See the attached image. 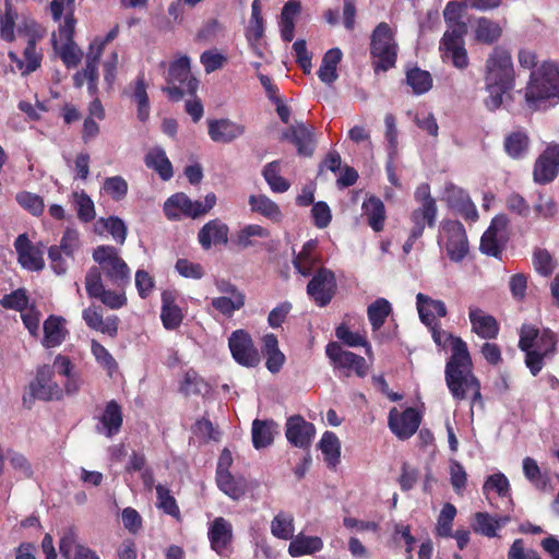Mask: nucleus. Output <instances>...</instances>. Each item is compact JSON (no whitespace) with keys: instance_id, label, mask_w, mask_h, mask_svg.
<instances>
[{"instance_id":"1","label":"nucleus","mask_w":559,"mask_h":559,"mask_svg":"<svg viewBox=\"0 0 559 559\" xmlns=\"http://www.w3.org/2000/svg\"><path fill=\"white\" fill-rule=\"evenodd\" d=\"M97 263L85 275V290L91 299L117 310L128 302L126 287L131 283V270L114 246H98L93 251Z\"/></svg>"},{"instance_id":"2","label":"nucleus","mask_w":559,"mask_h":559,"mask_svg":"<svg viewBox=\"0 0 559 559\" xmlns=\"http://www.w3.org/2000/svg\"><path fill=\"white\" fill-rule=\"evenodd\" d=\"M444 379L455 401L466 400L468 392H471V409L475 405L484 407L480 381L473 372L471 354L466 353L463 347H456L452 360L447 361Z\"/></svg>"},{"instance_id":"3","label":"nucleus","mask_w":559,"mask_h":559,"mask_svg":"<svg viewBox=\"0 0 559 559\" xmlns=\"http://www.w3.org/2000/svg\"><path fill=\"white\" fill-rule=\"evenodd\" d=\"M519 348L525 354L524 364L531 374L536 377L557 353L558 335L549 328L539 330L533 324H522L519 332Z\"/></svg>"},{"instance_id":"4","label":"nucleus","mask_w":559,"mask_h":559,"mask_svg":"<svg viewBox=\"0 0 559 559\" xmlns=\"http://www.w3.org/2000/svg\"><path fill=\"white\" fill-rule=\"evenodd\" d=\"M559 99V63L544 61L537 71H532L525 88V102L531 109H538L547 99Z\"/></svg>"},{"instance_id":"5","label":"nucleus","mask_w":559,"mask_h":559,"mask_svg":"<svg viewBox=\"0 0 559 559\" xmlns=\"http://www.w3.org/2000/svg\"><path fill=\"white\" fill-rule=\"evenodd\" d=\"M166 81L167 86L162 90L173 102L181 100L185 95L194 96L199 87V81L191 73L188 56H181L170 62Z\"/></svg>"},{"instance_id":"6","label":"nucleus","mask_w":559,"mask_h":559,"mask_svg":"<svg viewBox=\"0 0 559 559\" xmlns=\"http://www.w3.org/2000/svg\"><path fill=\"white\" fill-rule=\"evenodd\" d=\"M515 72L509 50L496 46L488 56L485 64L486 86H502L513 88Z\"/></svg>"},{"instance_id":"7","label":"nucleus","mask_w":559,"mask_h":559,"mask_svg":"<svg viewBox=\"0 0 559 559\" xmlns=\"http://www.w3.org/2000/svg\"><path fill=\"white\" fill-rule=\"evenodd\" d=\"M370 53L377 61L373 63L374 71H388L395 67L397 58V45L394 41L393 33L388 23H379L372 32Z\"/></svg>"},{"instance_id":"8","label":"nucleus","mask_w":559,"mask_h":559,"mask_svg":"<svg viewBox=\"0 0 559 559\" xmlns=\"http://www.w3.org/2000/svg\"><path fill=\"white\" fill-rule=\"evenodd\" d=\"M28 393L23 395V404L31 409L35 400L44 402L61 401L63 389L55 381V371L49 365L39 366L35 378L28 384Z\"/></svg>"},{"instance_id":"9","label":"nucleus","mask_w":559,"mask_h":559,"mask_svg":"<svg viewBox=\"0 0 559 559\" xmlns=\"http://www.w3.org/2000/svg\"><path fill=\"white\" fill-rule=\"evenodd\" d=\"M442 236L438 243L443 246L452 262H461L469 251L466 230L460 221L445 219L441 223Z\"/></svg>"},{"instance_id":"10","label":"nucleus","mask_w":559,"mask_h":559,"mask_svg":"<svg viewBox=\"0 0 559 559\" xmlns=\"http://www.w3.org/2000/svg\"><path fill=\"white\" fill-rule=\"evenodd\" d=\"M325 354L335 370L348 378L355 373L359 378L368 374L369 366L366 359L353 352L345 350L338 343L330 342L325 347Z\"/></svg>"},{"instance_id":"11","label":"nucleus","mask_w":559,"mask_h":559,"mask_svg":"<svg viewBox=\"0 0 559 559\" xmlns=\"http://www.w3.org/2000/svg\"><path fill=\"white\" fill-rule=\"evenodd\" d=\"M337 283L333 271L319 267L307 284L309 298L319 307H326L336 295Z\"/></svg>"},{"instance_id":"12","label":"nucleus","mask_w":559,"mask_h":559,"mask_svg":"<svg viewBox=\"0 0 559 559\" xmlns=\"http://www.w3.org/2000/svg\"><path fill=\"white\" fill-rule=\"evenodd\" d=\"M229 349L234 359L242 366L255 367L260 356L253 345L251 335L245 330H236L228 338Z\"/></svg>"},{"instance_id":"13","label":"nucleus","mask_w":559,"mask_h":559,"mask_svg":"<svg viewBox=\"0 0 559 559\" xmlns=\"http://www.w3.org/2000/svg\"><path fill=\"white\" fill-rule=\"evenodd\" d=\"M559 174V144H549L534 164L533 178L539 185L552 182Z\"/></svg>"},{"instance_id":"14","label":"nucleus","mask_w":559,"mask_h":559,"mask_svg":"<svg viewBox=\"0 0 559 559\" xmlns=\"http://www.w3.org/2000/svg\"><path fill=\"white\" fill-rule=\"evenodd\" d=\"M420 414L414 407L399 412L393 407L389 413L388 425L390 430L400 439H409L419 428Z\"/></svg>"},{"instance_id":"15","label":"nucleus","mask_w":559,"mask_h":559,"mask_svg":"<svg viewBox=\"0 0 559 559\" xmlns=\"http://www.w3.org/2000/svg\"><path fill=\"white\" fill-rule=\"evenodd\" d=\"M287 441L296 448L309 450L314 437L316 427L301 415H293L287 418L285 427Z\"/></svg>"},{"instance_id":"16","label":"nucleus","mask_w":559,"mask_h":559,"mask_svg":"<svg viewBox=\"0 0 559 559\" xmlns=\"http://www.w3.org/2000/svg\"><path fill=\"white\" fill-rule=\"evenodd\" d=\"M281 140L294 144L300 156L310 157L314 152V129L304 122H296V124L284 130Z\"/></svg>"},{"instance_id":"17","label":"nucleus","mask_w":559,"mask_h":559,"mask_svg":"<svg viewBox=\"0 0 559 559\" xmlns=\"http://www.w3.org/2000/svg\"><path fill=\"white\" fill-rule=\"evenodd\" d=\"M207 538L213 551L219 556L226 555L234 539L231 523L223 516L215 518L210 523Z\"/></svg>"},{"instance_id":"18","label":"nucleus","mask_w":559,"mask_h":559,"mask_svg":"<svg viewBox=\"0 0 559 559\" xmlns=\"http://www.w3.org/2000/svg\"><path fill=\"white\" fill-rule=\"evenodd\" d=\"M228 236V225L221 218H213L199 229L198 241L203 250H210L213 246H226Z\"/></svg>"},{"instance_id":"19","label":"nucleus","mask_w":559,"mask_h":559,"mask_svg":"<svg viewBox=\"0 0 559 559\" xmlns=\"http://www.w3.org/2000/svg\"><path fill=\"white\" fill-rule=\"evenodd\" d=\"M17 253V261L21 266L28 271H40L45 266L43 252L36 248L26 234H21L14 241Z\"/></svg>"},{"instance_id":"20","label":"nucleus","mask_w":559,"mask_h":559,"mask_svg":"<svg viewBox=\"0 0 559 559\" xmlns=\"http://www.w3.org/2000/svg\"><path fill=\"white\" fill-rule=\"evenodd\" d=\"M197 201H192L186 193L178 192L170 195L164 203L163 211L169 221H179L181 216L198 218Z\"/></svg>"},{"instance_id":"21","label":"nucleus","mask_w":559,"mask_h":559,"mask_svg":"<svg viewBox=\"0 0 559 559\" xmlns=\"http://www.w3.org/2000/svg\"><path fill=\"white\" fill-rule=\"evenodd\" d=\"M209 136L216 143H231L245 133V126L227 118L212 119L207 121Z\"/></svg>"},{"instance_id":"22","label":"nucleus","mask_w":559,"mask_h":559,"mask_svg":"<svg viewBox=\"0 0 559 559\" xmlns=\"http://www.w3.org/2000/svg\"><path fill=\"white\" fill-rule=\"evenodd\" d=\"M82 318L92 330L107 334L110 337H116L118 334L119 318L117 316H109L104 320L99 306L92 305L84 309Z\"/></svg>"},{"instance_id":"23","label":"nucleus","mask_w":559,"mask_h":559,"mask_svg":"<svg viewBox=\"0 0 559 559\" xmlns=\"http://www.w3.org/2000/svg\"><path fill=\"white\" fill-rule=\"evenodd\" d=\"M318 241L310 239L306 241L298 253L294 252L293 265L297 273L308 277L310 276L317 265L321 263L320 254L317 251Z\"/></svg>"},{"instance_id":"24","label":"nucleus","mask_w":559,"mask_h":559,"mask_svg":"<svg viewBox=\"0 0 559 559\" xmlns=\"http://www.w3.org/2000/svg\"><path fill=\"white\" fill-rule=\"evenodd\" d=\"M468 318L472 331L479 337L492 340L498 336L500 326L493 316L485 313L480 308L469 307Z\"/></svg>"},{"instance_id":"25","label":"nucleus","mask_w":559,"mask_h":559,"mask_svg":"<svg viewBox=\"0 0 559 559\" xmlns=\"http://www.w3.org/2000/svg\"><path fill=\"white\" fill-rule=\"evenodd\" d=\"M503 150L506 154L514 160H521L527 157L531 150V139L527 131L523 128H519L506 134Z\"/></svg>"},{"instance_id":"26","label":"nucleus","mask_w":559,"mask_h":559,"mask_svg":"<svg viewBox=\"0 0 559 559\" xmlns=\"http://www.w3.org/2000/svg\"><path fill=\"white\" fill-rule=\"evenodd\" d=\"M175 294L170 290H164L162 293V309H160V320L166 330L173 331L180 326L183 314L180 309L175 304Z\"/></svg>"},{"instance_id":"27","label":"nucleus","mask_w":559,"mask_h":559,"mask_svg":"<svg viewBox=\"0 0 559 559\" xmlns=\"http://www.w3.org/2000/svg\"><path fill=\"white\" fill-rule=\"evenodd\" d=\"M362 215L376 233L382 231L386 218L385 206L380 198L371 195L362 202Z\"/></svg>"},{"instance_id":"28","label":"nucleus","mask_w":559,"mask_h":559,"mask_svg":"<svg viewBox=\"0 0 559 559\" xmlns=\"http://www.w3.org/2000/svg\"><path fill=\"white\" fill-rule=\"evenodd\" d=\"M262 354L266 358V369L272 373H277L285 362V355L278 348V341L275 334L269 333L263 336Z\"/></svg>"},{"instance_id":"29","label":"nucleus","mask_w":559,"mask_h":559,"mask_svg":"<svg viewBox=\"0 0 559 559\" xmlns=\"http://www.w3.org/2000/svg\"><path fill=\"white\" fill-rule=\"evenodd\" d=\"M103 425V432L106 437L111 438L119 433L123 423V415L121 406L117 401H109L99 418Z\"/></svg>"},{"instance_id":"30","label":"nucleus","mask_w":559,"mask_h":559,"mask_svg":"<svg viewBox=\"0 0 559 559\" xmlns=\"http://www.w3.org/2000/svg\"><path fill=\"white\" fill-rule=\"evenodd\" d=\"M24 60L20 59L16 53L10 51L9 58L24 74L36 71L41 63V53L37 51V40L27 39V45L23 51Z\"/></svg>"},{"instance_id":"31","label":"nucleus","mask_w":559,"mask_h":559,"mask_svg":"<svg viewBox=\"0 0 559 559\" xmlns=\"http://www.w3.org/2000/svg\"><path fill=\"white\" fill-rule=\"evenodd\" d=\"M438 207L437 204L429 202L427 205H420L412 211L409 219L413 224L414 237L423 236L425 227H435Z\"/></svg>"},{"instance_id":"32","label":"nucleus","mask_w":559,"mask_h":559,"mask_svg":"<svg viewBox=\"0 0 559 559\" xmlns=\"http://www.w3.org/2000/svg\"><path fill=\"white\" fill-rule=\"evenodd\" d=\"M144 163L147 168L155 170L165 181L174 176L173 165L162 147L156 146L150 150L144 157Z\"/></svg>"},{"instance_id":"33","label":"nucleus","mask_w":559,"mask_h":559,"mask_svg":"<svg viewBox=\"0 0 559 559\" xmlns=\"http://www.w3.org/2000/svg\"><path fill=\"white\" fill-rule=\"evenodd\" d=\"M277 424L272 419H254L252 423V444L260 450L270 447L274 441Z\"/></svg>"},{"instance_id":"34","label":"nucleus","mask_w":559,"mask_h":559,"mask_svg":"<svg viewBox=\"0 0 559 559\" xmlns=\"http://www.w3.org/2000/svg\"><path fill=\"white\" fill-rule=\"evenodd\" d=\"M343 57L340 48L329 49L321 61V66L318 70V76L321 82L325 84H332L337 79V66Z\"/></svg>"},{"instance_id":"35","label":"nucleus","mask_w":559,"mask_h":559,"mask_svg":"<svg viewBox=\"0 0 559 559\" xmlns=\"http://www.w3.org/2000/svg\"><path fill=\"white\" fill-rule=\"evenodd\" d=\"M323 548V542L318 536H306L298 534L288 546V554L292 557H301L316 554Z\"/></svg>"},{"instance_id":"36","label":"nucleus","mask_w":559,"mask_h":559,"mask_svg":"<svg viewBox=\"0 0 559 559\" xmlns=\"http://www.w3.org/2000/svg\"><path fill=\"white\" fill-rule=\"evenodd\" d=\"M63 319L49 316L44 322L43 345L47 348L59 346L66 338L67 331L62 326Z\"/></svg>"},{"instance_id":"37","label":"nucleus","mask_w":559,"mask_h":559,"mask_svg":"<svg viewBox=\"0 0 559 559\" xmlns=\"http://www.w3.org/2000/svg\"><path fill=\"white\" fill-rule=\"evenodd\" d=\"M218 488L234 500H238L247 491L245 478H235L229 472H221L216 475Z\"/></svg>"},{"instance_id":"38","label":"nucleus","mask_w":559,"mask_h":559,"mask_svg":"<svg viewBox=\"0 0 559 559\" xmlns=\"http://www.w3.org/2000/svg\"><path fill=\"white\" fill-rule=\"evenodd\" d=\"M248 202L252 212L259 213L271 221L278 222L282 217L280 206L264 194H251Z\"/></svg>"},{"instance_id":"39","label":"nucleus","mask_w":559,"mask_h":559,"mask_svg":"<svg viewBox=\"0 0 559 559\" xmlns=\"http://www.w3.org/2000/svg\"><path fill=\"white\" fill-rule=\"evenodd\" d=\"M319 449L324 455L329 467L334 468L340 463L341 443L337 436L332 431H325L319 442Z\"/></svg>"},{"instance_id":"40","label":"nucleus","mask_w":559,"mask_h":559,"mask_svg":"<svg viewBox=\"0 0 559 559\" xmlns=\"http://www.w3.org/2000/svg\"><path fill=\"white\" fill-rule=\"evenodd\" d=\"M146 87L144 73H140L134 82L132 98L136 103L138 119L142 122H145L150 117V100Z\"/></svg>"},{"instance_id":"41","label":"nucleus","mask_w":559,"mask_h":559,"mask_svg":"<svg viewBox=\"0 0 559 559\" xmlns=\"http://www.w3.org/2000/svg\"><path fill=\"white\" fill-rule=\"evenodd\" d=\"M392 313V306L385 298H378L367 308V317L372 331L380 330Z\"/></svg>"},{"instance_id":"42","label":"nucleus","mask_w":559,"mask_h":559,"mask_svg":"<svg viewBox=\"0 0 559 559\" xmlns=\"http://www.w3.org/2000/svg\"><path fill=\"white\" fill-rule=\"evenodd\" d=\"M406 83L415 95H423L432 88L433 80L430 72L414 67L406 71Z\"/></svg>"},{"instance_id":"43","label":"nucleus","mask_w":559,"mask_h":559,"mask_svg":"<svg viewBox=\"0 0 559 559\" xmlns=\"http://www.w3.org/2000/svg\"><path fill=\"white\" fill-rule=\"evenodd\" d=\"M501 35L502 28L499 23L487 17L478 19L475 29V38L477 41L486 45H492L501 37Z\"/></svg>"},{"instance_id":"44","label":"nucleus","mask_w":559,"mask_h":559,"mask_svg":"<svg viewBox=\"0 0 559 559\" xmlns=\"http://www.w3.org/2000/svg\"><path fill=\"white\" fill-rule=\"evenodd\" d=\"M262 175L273 192L283 193L290 187L289 181L281 176V164L278 160L267 163L263 167Z\"/></svg>"},{"instance_id":"45","label":"nucleus","mask_w":559,"mask_h":559,"mask_svg":"<svg viewBox=\"0 0 559 559\" xmlns=\"http://www.w3.org/2000/svg\"><path fill=\"white\" fill-rule=\"evenodd\" d=\"M430 331H431L432 340L437 344V346L445 349L448 344H450L451 356L448 359V361L452 360V358L455 354V348L459 346L463 347L466 353H469L466 342L463 341L462 337L454 336L453 334L442 330L441 324L435 326Z\"/></svg>"},{"instance_id":"46","label":"nucleus","mask_w":559,"mask_h":559,"mask_svg":"<svg viewBox=\"0 0 559 559\" xmlns=\"http://www.w3.org/2000/svg\"><path fill=\"white\" fill-rule=\"evenodd\" d=\"M253 237L267 238L270 237V231L261 225L249 224L237 233L236 238L234 239V243L239 249H247L254 246L252 240Z\"/></svg>"},{"instance_id":"47","label":"nucleus","mask_w":559,"mask_h":559,"mask_svg":"<svg viewBox=\"0 0 559 559\" xmlns=\"http://www.w3.org/2000/svg\"><path fill=\"white\" fill-rule=\"evenodd\" d=\"M245 294H237L235 298L226 296L215 297L211 300V306L223 316L230 318L235 311L245 306Z\"/></svg>"},{"instance_id":"48","label":"nucleus","mask_w":559,"mask_h":559,"mask_svg":"<svg viewBox=\"0 0 559 559\" xmlns=\"http://www.w3.org/2000/svg\"><path fill=\"white\" fill-rule=\"evenodd\" d=\"M537 198L533 204V211L536 218L550 221L558 213V205L552 197H548L542 191L537 192Z\"/></svg>"},{"instance_id":"49","label":"nucleus","mask_w":559,"mask_h":559,"mask_svg":"<svg viewBox=\"0 0 559 559\" xmlns=\"http://www.w3.org/2000/svg\"><path fill=\"white\" fill-rule=\"evenodd\" d=\"M155 489L157 496V508L176 520H180V509L176 499L171 496L170 490L162 484H158Z\"/></svg>"},{"instance_id":"50","label":"nucleus","mask_w":559,"mask_h":559,"mask_svg":"<svg viewBox=\"0 0 559 559\" xmlns=\"http://www.w3.org/2000/svg\"><path fill=\"white\" fill-rule=\"evenodd\" d=\"M271 533L280 539H290L294 534V518L290 514L280 512L272 520Z\"/></svg>"},{"instance_id":"51","label":"nucleus","mask_w":559,"mask_h":559,"mask_svg":"<svg viewBox=\"0 0 559 559\" xmlns=\"http://www.w3.org/2000/svg\"><path fill=\"white\" fill-rule=\"evenodd\" d=\"M102 190L105 194L109 195L114 201L119 202L128 194L129 186L122 176L107 177L104 180Z\"/></svg>"},{"instance_id":"52","label":"nucleus","mask_w":559,"mask_h":559,"mask_svg":"<svg viewBox=\"0 0 559 559\" xmlns=\"http://www.w3.org/2000/svg\"><path fill=\"white\" fill-rule=\"evenodd\" d=\"M456 515V508L450 503L447 502L438 516L437 526H436V534L440 537H452V524L453 520Z\"/></svg>"},{"instance_id":"53","label":"nucleus","mask_w":559,"mask_h":559,"mask_svg":"<svg viewBox=\"0 0 559 559\" xmlns=\"http://www.w3.org/2000/svg\"><path fill=\"white\" fill-rule=\"evenodd\" d=\"M523 473L527 480H530L537 489L545 490L549 478L543 475L537 462L532 457L523 460Z\"/></svg>"},{"instance_id":"54","label":"nucleus","mask_w":559,"mask_h":559,"mask_svg":"<svg viewBox=\"0 0 559 559\" xmlns=\"http://www.w3.org/2000/svg\"><path fill=\"white\" fill-rule=\"evenodd\" d=\"M472 528L475 533L491 538L497 536L498 525L495 522V518L489 513L476 512L474 514Z\"/></svg>"},{"instance_id":"55","label":"nucleus","mask_w":559,"mask_h":559,"mask_svg":"<svg viewBox=\"0 0 559 559\" xmlns=\"http://www.w3.org/2000/svg\"><path fill=\"white\" fill-rule=\"evenodd\" d=\"M490 491L497 492L501 498L510 496V483L504 474L499 472L487 477L483 492L487 496Z\"/></svg>"},{"instance_id":"56","label":"nucleus","mask_w":559,"mask_h":559,"mask_svg":"<svg viewBox=\"0 0 559 559\" xmlns=\"http://www.w3.org/2000/svg\"><path fill=\"white\" fill-rule=\"evenodd\" d=\"M206 383L199 376V373L192 369L188 370L185 373L183 380L180 384V392L186 395H199L202 393L203 389H206Z\"/></svg>"},{"instance_id":"57","label":"nucleus","mask_w":559,"mask_h":559,"mask_svg":"<svg viewBox=\"0 0 559 559\" xmlns=\"http://www.w3.org/2000/svg\"><path fill=\"white\" fill-rule=\"evenodd\" d=\"M73 197L79 219L84 223L92 222L96 215L92 199L84 191L81 193L74 192Z\"/></svg>"},{"instance_id":"58","label":"nucleus","mask_w":559,"mask_h":559,"mask_svg":"<svg viewBox=\"0 0 559 559\" xmlns=\"http://www.w3.org/2000/svg\"><path fill=\"white\" fill-rule=\"evenodd\" d=\"M503 238L504 235H497L486 230L480 239V251L489 257L500 258Z\"/></svg>"},{"instance_id":"59","label":"nucleus","mask_w":559,"mask_h":559,"mask_svg":"<svg viewBox=\"0 0 559 559\" xmlns=\"http://www.w3.org/2000/svg\"><path fill=\"white\" fill-rule=\"evenodd\" d=\"M99 223L103 224V226L112 236L117 243H124L128 234V228L120 217L109 216L108 218H100Z\"/></svg>"},{"instance_id":"60","label":"nucleus","mask_w":559,"mask_h":559,"mask_svg":"<svg viewBox=\"0 0 559 559\" xmlns=\"http://www.w3.org/2000/svg\"><path fill=\"white\" fill-rule=\"evenodd\" d=\"M0 305L4 309L24 311L28 305V296L24 288H17L10 294L4 295L0 299Z\"/></svg>"},{"instance_id":"61","label":"nucleus","mask_w":559,"mask_h":559,"mask_svg":"<svg viewBox=\"0 0 559 559\" xmlns=\"http://www.w3.org/2000/svg\"><path fill=\"white\" fill-rule=\"evenodd\" d=\"M444 57L452 61L457 69H465L468 66V57L464 44L441 45Z\"/></svg>"},{"instance_id":"62","label":"nucleus","mask_w":559,"mask_h":559,"mask_svg":"<svg viewBox=\"0 0 559 559\" xmlns=\"http://www.w3.org/2000/svg\"><path fill=\"white\" fill-rule=\"evenodd\" d=\"M533 264L535 270L544 276H549L556 269V263L546 249H536L534 251Z\"/></svg>"},{"instance_id":"63","label":"nucleus","mask_w":559,"mask_h":559,"mask_svg":"<svg viewBox=\"0 0 559 559\" xmlns=\"http://www.w3.org/2000/svg\"><path fill=\"white\" fill-rule=\"evenodd\" d=\"M59 55L64 66L70 69L76 67L82 59V51L78 48L74 40L61 41Z\"/></svg>"},{"instance_id":"64","label":"nucleus","mask_w":559,"mask_h":559,"mask_svg":"<svg viewBox=\"0 0 559 559\" xmlns=\"http://www.w3.org/2000/svg\"><path fill=\"white\" fill-rule=\"evenodd\" d=\"M16 200L21 206L29 211L33 215L39 216L44 212V200L37 194L23 192L17 194Z\"/></svg>"}]
</instances>
